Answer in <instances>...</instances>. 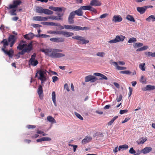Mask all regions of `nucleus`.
I'll return each instance as SVG.
<instances>
[{"label": "nucleus", "mask_w": 155, "mask_h": 155, "mask_svg": "<svg viewBox=\"0 0 155 155\" xmlns=\"http://www.w3.org/2000/svg\"><path fill=\"white\" fill-rule=\"evenodd\" d=\"M41 51L44 53L46 55L52 58H59L65 56V54L58 52H62L63 50L61 49H42Z\"/></svg>", "instance_id": "1"}, {"label": "nucleus", "mask_w": 155, "mask_h": 155, "mask_svg": "<svg viewBox=\"0 0 155 155\" xmlns=\"http://www.w3.org/2000/svg\"><path fill=\"white\" fill-rule=\"evenodd\" d=\"M47 72V71L46 70L41 69L37 72L35 74V77H37L38 76L37 74H39V76L38 78L41 81L42 84L46 81Z\"/></svg>", "instance_id": "2"}, {"label": "nucleus", "mask_w": 155, "mask_h": 155, "mask_svg": "<svg viewBox=\"0 0 155 155\" xmlns=\"http://www.w3.org/2000/svg\"><path fill=\"white\" fill-rule=\"evenodd\" d=\"M36 12L40 13H44L47 15H52L53 12L49 9H44L40 6H38L36 8Z\"/></svg>", "instance_id": "3"}, {"label": "nucleus", "mask_w": 155, "mask_h": 155, "mask_svg": "<svg viewBox=\"0 0 155 155\" xmlns=\"http://www.w3.org/2000/svg\"><path fill=\"white\" fill-rule=\"evenodd\" d=\"M125 37V36L122 35H117L114 39L110 40L108 41V43L110 44L115 43L120 41H123Z\"/></svg>", "instance_id": "4"}, {"label": "nucleus", "mask_w": 155, "mask_h": 155, "mask_svg": "<svg viewBox=\"0 0 155 155\" xmlns=\"http://www.w3.org/2000/svg\"><path fill=\"white\" fill-rule=\"evenodd\" d=\"M72 38L80 41V43L82 44H84L88 43L89 42V40H85L84 37L79 35H77L73 37Z\"/></svg>", "instance_id": "5"}, {"label": "nucleus", "mask_w": 155, "mask_h": 155, "mask_svg": "<svg viewBox=\"0 0 155 155\" xmlns=\"http://www.w3.org/2000/svg\"><path fill=\"white\" fill-rule=\"evenodd\" d=\"M21 3V1L19 0H14L13 2V4L10 5L9 7H7V8L8 9L15 8L18 5H20Z\"/></svg>", "instance_id": "6"}, {"label": "nucleus", "mask_w": 155, "mask_h": 155, "mask_svg": "<svg viewBox=\"0 0 155 155\" xmlns=\"http://www.w3.org/2000/svg\"><path fill=\"white\" fill-rule=\"evenodd\" d=\"M16 38L13 35H10L8 38V41L10 43V46L12 47L16 41Z\"/></svg>", "instance_id": "7"}, {"label": "nucleus", "mask_w": 155, "mask_h": 155, "mask_svg": "<svg viewBox=\"0 0 155 155\" xmlns=\"http://www.w3.org/2000/svg\"><path fill=\"white\" fill-rule=\"evenodd\" d=\"M97 79L93 76L88 75L85 78V82H87L91 81L92 82H94L96 81Z\"/></svg>", "instance_id": "8"}, {"label": "nucleus", "mask_w": 155, "mask_h": 155, "mask_svg": "<svg viewBox=\"0 0 155 155\" xmlns=\"http://www.w3.org/2000/svg\"><path fill=\"white\" fill-rule=\"evenodd\" d=\"M26 46L27 44L25 43V41L21 40L18 46L17 47V48L19 51H21L23 49L24 47Z\"/></svg>", "instance_id": "9"}, {"label": "nucleus", "mask_w": 155, "mask_h": 155, "mask_svg": "<svg viewBox=\"0 0 155 155\" xmlns=\"http://www.w3.org/2000/svg\"><path fill=\"white\" fill-rule=\"evenodd\" d=\"M50 41H51L56 42H63L64 41V39L63 38H53L50 39Z\"/></svg>", "instance_id": "10"}, {"label": "nucleus", "mask_w": 155, "mask_h": 155, "mask_svg": "<svg viewBox=\"0 0 155 155\" xmlns=\"http://www.w3.org/2000/svg\"><path fill=\"white\" fill-rule=\"evenodd\" d=\"M90 29V28L88 27H82L80 26H77L73 25V29L75 31H78L79 30L83 31L84 30H87Z\"/></svg>", "instance_id": "11"}, {"label": "nucleus", "mask_w": 155, "mask_h": 155, "mask_svg": "<svg viewBox=\"0 0 155 155\" xmlns=\"http://www.w3.org/2000/svg\"><path fill=\"white\" fill-rule=\"evenodd\" d=\"M49 8L53 11L58 12H62L63 8H64V12L66 9L63 7H55L53 6H50L49 7Z\"/></svg>", "instance_id": "12"}, {"label": "nucleus", "mask_w": 155, "mask_h": 155, "mask_svg": "<svg viewBox=\"0 0 155 155\" xmlns=\"http://www.w3.org/2000/svg\"><path fill=\"white\" fill-rule=\"evenodd\" d=\"M90 5L91 6H98L101 5V2L98 0H92L91 1Z\"/></svg>", "instance_id": "13"}, {"label": "nucleus", "mask_w": 155, "mask_h": 155, "mask_svg": "<svg viewBox=\"0 0 155 155\" xmlns=\"http://www.w3.org/2000/svg\"><path fill=\"white\" fill-rule=\"evenodd\" d=\"M37 91L40 99H42L43 92L42 87L41 85H39Z\"/></svg>", "instance_id": "14"}, {"label": "nucleus", "mask_w": 155, "mask_h": 155, "mask_svg": "<svg viewBox=\"0 0 155 155\" xmlns=\"http://www.w3.org/2000/svg\"><path fill=\"white\" fill-rule=\"evenodd\" d=\"M123 19L120 15H115L114 16L112 21L116 22H120L122 21Z\"/></svg>", "instance_id": "15"}, {"label": "nucleus", "mask_w": 155, "mask_h": 155, "mask_svg": "<svg viewBox=\"0 0 155 155\" xmlns=\"http://www.w3.org/2000/svg\"><path fill=\"white\" fill-rule=\"evenodd\" d=\"M152 150V148L151 147H145L144 148L142 149V153L144 154H147Z\"/></svg>", "instance_id": "16"}, {"label": "nucleus", "mask_w": 155, "mask_h": 155, "mask_svg": "<svg viewBox=\"0 0 155 155\" xmlns=\"http://www.w3.org/2000/svg\"><path fill=\"white\" fill-rule=\"evenodd\" d=\"M2 51L5 53V54L8 55L9 57H12L14 52L12 49H11L8 51L6 50H5V49H3Z\"/></svg>", "instance_id": "17"}, {"label": "nucleus", "mask_w": 155, "mask_h": 155, "mask_svg": "<svg viewBox=\"0 0 155 155\" xmlns=\"http://www.w3.org/2000/svg\"><path fill=\"white\" fill-rule=\"evenodd\" d=\"M92 140V138L91 137L87 136L82 140L81 143L82 144H84L90 142Z\"/></svg>", "instance_id": "18"}, {"label": "nucleus", "mask_w": 155, "mask_h": 155, "mask_svg": "<svg viewBox=\"0 0 155 155\" xmlns=\"http://www.w3.org/2000/svg\"><path fill=\"white\" fill-rule=\"evenodd\" d=\"M34 35L32 33L30 32L24 35V37L27 40H31L33 38Z\"/></svg>", "instance_id": "19"}, {"label": "nucleus", "mask_w": 155, "mask_h": 155, "mask_svg": "<svg viewBox=\"0 0 155 155\" xmlns=\"http://www.w3.org/2000/svg\"><path fill=\"white\" fill-rule=\"evenodd\" d=\"M0 44H3V47L2 48V51L3 49H5L7 46L8 45V43L6 39H4L3 40L1 41Z\"/></svg>", "instance_id": "20"}, {"label": "nucleus", "mask_w": 155, "mask_h": 155, "mask_svg": "<svg viewBox=\"0 0 155 155\" xmlns=\"http://www.w3.org/2000/svg\"><path fill=\"white\" fill-rule=\"evenodd\" d=\"M26 47V48L24 49L25 50L27 53L30 52L31 51L33 50L32 43L31 42L28 44L27 45Z\"/></svg>", "instance_id": "21"}, {"label": "nucleus", "mask_w": 155, "mask_h": 155, "mask_svg": "<svg viewBox=\"0 0 155 155\" xmlns=\"http://www.w3.org/2000/svg\"><path fill=\"white\" fill-rule=\"evenodd\" d=\"M137 12L140 13V14H143L146 11V9L144 6V7H137Z\"/></svg>", "instance_id": "22"}, {"label": "nucleus", "mask_w": 155, "mask_h": 155, "mask_svg": "<svg viewBox=\"0 0 155 155\" xmlns=\"http://www.w3.org/2000/svg\"><path fill=\"white\" fill-rule=\"evenodd\" d=\"M94 75L101 77V78H99V80L104 79L106 80L107 79V78L105 75L99 73H95Z\"/></svg>", "instance_id": "23"}, {"label": "nucleus", "mask_w": 155, "mask_h": 155, "mask_svg": "<svg viewBox=\"0 0 155 155\" xmlns=\"http://www.w3.org/2000/svg\"><path fill=\"white\" fill-rule=\"evenodd\" d=\"M155 89V86L150 85H147L144 88V91H150Z\"/></svg>", "instance_id": "24"}, {"label": "nucleus", "mask_w": 155, "mask_h": 155, "mask_svg": "<svg viewBox=\"0 0 155 155\" xmlns=\"http://www.w3.org/2000/svg\"><path fill=\"white\" fill-rule=\"evenodd\" d=\"M52 99L55 106H57V104L56 100V94L54 91H53L52 93Z\"/></svg>", "instance_id": "25"}, {"label": "nucleus", "mask_w": 155, "mask_h": 155, "mask_svg": "<svg viewBox=\"0 0 155 155\" xmlns=\"http://www.w3.org/2000/svg\"><path fill=\"white\" fill-rule=\"evenodd\" d=\"M47 120L51 124L56 123L55 120L52 117L48 116L47 117Z\"/></svg>", "instance_id": "26"}, {"label": "nucleus", "mask_w": 155, "mask_h": 155, "mask_svg": "<svg viewBox=\"0 0 155 155\" xmlns=\"http://www.w3.org/2000/svg\"><path fill=\"white\" fill-rule=\"evenodd\" d=\"M146 20L148 22L150 21H155V17L154 15H151L147 18Z\"/></svg>", "instance_id": "27"}, {"label": "nucleus", "mask_w": 155, "mask_h": 155, "mask_svg": "<svg viewBox=\"0 0 155 155\" xmlns=\"http://www.w3.org/2000/svg\"><path fill=\"white\" fill-rule=\"evenodd\" d=\"M74 12L75 13V14H76L78 16H82L83 15V12L82 10L81 9H80V7L78 10L74 11Z\"/></svg>", "instance_id": "28"}, {"label": "nucleus", "mask_w": 155, "mask_h": 155, "mask_svg": "<svg viewBox=\"0 0 155 155\" xmlns=\"http://www.w3.org/2000/svg\"><path fill=\"white\" fill-rule=\"evenodd\" d=\"M126 19L130 21L134 22L135 20L134 19L133 17L130 15H128L126 16Z\"/></svg>", "instance_id": "29"}, {"label": "nucleus", "mask_w": 155, "mask_h": 155, "mask_svg": "<svg viewBox=\"0 0 155 155\" xmlns=\"http://www.w3.org/2000/svg\"><path fill=\"white\" fill-rule=\"evenodd\" d=\"M80 9H81L82 10H90L91 8V6L90 5L89 6H81Z\"/></svg>", "instance_id": "30"}, {"label": "nucleus", "mask_w": 155, "mask_h": 155, "mask_svg": "<svg viewBox=\"0 0 155 155\" xmlns=\"http://www.w3.org/2000/svg\"><path fill=\"white\" fill-rule=\"evenodd\" d=\"M146 140L147 139H143L142 138L141 139H140L138 141H137V143L138 144H143Z\"/></svg>", "instance_id": "31"}, {"label": "nucleus", "mask_w": 155, "mask_h": 155, "mask_svg": "<svg viewBox=\"0 0 155 155\" xmlns=\"http://www.w3.org/2000/svg\"><path fill=\"white\" fill-rule=\"evenodd\" d=\"M37 36L39 38H46L49 37H50V35H47L44 34H39L38 35H37Z\"/></svg>", "instance_id": "32"}, {"label": "nucleus", "mask_w": 155, "mask_h": 155, "mask_svg": "<svg viewBox=\"0 0 155 155\" xmlns=\"http://www.w3.org/2000/svg\"><path fill=\"white\" fill-rule=\"evenodd\" d=\"M128 148V146L126 144L120 146L118 147V150L120 151L121 149L126 150Z\"/></svg>", "instance_id": "33"}, {"label": "nucleus", "mask_w": 155, "mask_h": 155, "mask_svg": "<svg viewBox=\"0 0 155 155\" xmlns=\"http://www.w3.org/2000/svg\"><path fill=\"white\" fill-rule=\"evenodd\" d=\"M29 63L33 66H36L38 63V62L37 60H33L31 62V61H29Z\"/></svg>", "instance_id": "34"}, {"label": "nucleus", "mask_w": 155, "mask_h": 155, "mask_svg": "<svg viewBox=\"0 0 155 155\" xmlns=\"http://www.w3.org/2000/svg\"><path fill=\"white\" fill-rule=\"evenodd\" d=\"M118 117V116H116L115 117H113L112 119L110 121H109L108 123H107V125H108V126H110V125H111L114 122V120L117 119V118Z\"/></svg>", "instance_id": "35"}, {"label": "nucleus", "mask_w": 155, "mask_h": 155, "mask_svg": "<svg viewBox=\"0 0 155 155\" xmlns=\"http://www.w3.org/2000/svg\"><path fill=\"white\" fill-rule=\"evenodd\" d=\"M145 54L147 57H150V56L153 57V53H152L151 52L146 51L145 52Z\"/></svg>", "instance_id": "36"}, {"label": "nucleus", "mask_w": 155, "mask_h": 155, "mask_svg": "<svg viewBox=\"0 0 155 155\" xmlns=\"http://www.w3.org/2000/svg\"><path fill=\"white\" fill-rule=\"evenodd\" d=\"M120 73L127 74H132V72L128 70L121 71H120Z\"/></svg>", "instance_id": "37"}, {"label": "nucleus", "mask_w": 155, "mask_h": 155, "mask_svg": "<svg viewBox=\"0 0 155 155\" xmlns=\"http://www.w3.org/2000/svg\"><path fill=\"white\" fill-rule=\"evenodd\" d=\"M49 18L51 19L55 20H59L61 19L60 18H58V17L54 15H51L49 16Z\"/></svg>", "instance_id": "38"}, {"label": "nucleus", "mask_w": 155, "mask_h": 155, "mask_svg": "<svg viewBox=\"0 0 155 155\" xmlns=\"http://www.w3.org/2000/svg\"><path fill=\"white\" fill-rule=\"evenodd\" d=\"M74 34L72 32H69L65 31L64 35L66 37H69L74 35Z\"/></svg>", "instance_id": "39"}, {"label": "nucleus", "mask_w": 155, "mask_h": 155, "mask_svg": "<svg viewBox=\"0 0 155 155\" xmlns=\"http://www.w3.org/2000/svg\"><path fill=\"white\" fill-rule=\"evenodd\" d=\"M145 65V63H143L140 64L139 65V68L143 71H145V67H144Z\"/></svg>", "instance_id": "40"}, {"label": "nucleus", "mask_w": 155, "mask_h": 155, "mask_svg": "<svg viewBox=\"0 0 155 155\" xmlns=\"http://www.w3.org/2000/svg\"><path fill=\"white\" fill-rule=\"evenodd\" d=\"M143 45V44L142 43H136L134 45V47L135 48H138L141 47Z\"/></svg>", "instance_id": "41"}, {"label": "nucleus", "mask_w": 155, "mask_h": 155, "mask_svg": "<svg viewBox=\"0 0 155 155\" xmlns=\"http://www.w3.org/2000/svg\"><path fill=\"white\" fill-rule=\"evenodd\" d=\"M136 41L137 39L136 38H131L129 39L128 42L129 43H131L135 42Z\"/></svg>", "instance_id": "42"}, {"label": "nucleus", "mask_w": 155, "mask_h": 155, "mask_svg": "<svg viewBox=\"0 0 155 155\" xmlns=\"http://www.w3.org/2000/svg\"><path fill=\"white\" fill-rule=\"evenodd\" d=\"M64 28L67 29H73V25H64Z\"/></svg>", "instance_id": "43"}, {"label": "nucleus", "mask_w": 155, "mask_h": 155, "mask_svg": "<svg viewBox=\"0 0 155 155\" xmlns=\"http://www.w3.org/2000/svg\"><path fill=\"white\" fill-rule=\"evenodd\" d=\"M105 53L104 52H98L96 54L97 56L103 57L105 55Z\"/></svg>", "instance_id": "44"}, {"label": "nucleus", "mask_w": 155, "mask_h": 155, "mask_svg": "<svg viewBox=\"0 0 155 155\" xmlns=\"http://www.w3.org/2000/svg\"><path fill=\"white\" fill-rule=\"evenodd\" d=\"M33 19L35 21H42V17L39 16H35L33 17Z\"/></svg>", "instance_id": "45"}, {"label": "nucleus", "mask_w": 155, "mask_h": 155, "mask_svg": "<svg viewBox=\"0 0 155 155\" xmlns=\"http://www.w3.org/2000/svg\"><path fill=\"white\" fill-rule=\"evenodd\" d=\"M140 82L142 83H145L146 82V79L144 78V76L142 75L140 80Z\"/></svg>", "instance_id": "46"}, {"label": "nucleus", "mask_w": 155, "mask_h": 155, "mask_svg": "<svg viewBox=\"0 0 155 155\" xmlns=\"http://www.w3.org/2000/svg\"><path fill=\"white\" fill-rule=\"evenodd\" d=\"M75 114L76 116L80 120H83V117L79 114L77 112H75Z\"/></svg>", "instance_id": "47"}, {"label": "nucleus", "mask_w": 155, "mask_h": 155, "mask_svg": "<svg viewBox=\"0 0 155 155\" xmlns=\"http://www.w3.org/2000/svg\"><path fill=\"white\" fill-rule=\"evenodd\" d=\"M36 56V54L35 53H34L33 54L31 55V57L29 60V61H31V62H32L33 60H35Z\"/></svg>", "instance_id": "48"}, {"label": "nucleus", "mask_w": 155, "mask_h": 155, "mask_svg": "<svg viewBox=\"0 0 155 155\" xmlns=\"http://www.w3.org/2000/svg\"><path fill=\"white\" fill-rule=\"evenodd\" d=\"M73 19L70 17L68 18V21L69 24H72L74 23V21Z\"/></svg>", "instance_id": "49"}, {"label": "nucleus", "mask_w": 155, "mask_h": 155, "mask_svg": "<svg viewBox=\"0 0 155 155\" xmlns=\"http://www.w3.org/2000/svg\"><path fill=\"white\" fill-rule=\"evenodd\" d=\"M75 15V13L74 11L70 13L68 17H70L71 18H74V17Z\"/></svg>", "instance_id": "50"}, {"label": "nucleus", "mask_w": 155, "mask_h": 155, "mask_svg": "<svg viewBox=\"0 0 155 155\" xmlns=\"http://www.w3.org/2000/svg\"><path fill=\"white\" fill-rule=\"evenodd\" d=\"M37 133L39 134H42L43 136H45L47 135H48L47 134L45 133L43 131H42L39 130H38L37 131Z\"/></svg>", "instance_id": "51"}, {"label": "nucleus", "mask_w": 155, "mask_h": 155, "mask_svg": "<svg viewBox=\"0 0 155 155\" xmlns=\"http://www.w3.org/2000/svg\"><path fill=\"white\" fill-rule=\"evenodd\" d=\"M108 14L107 13H105L100 15V18H105L108 15Z\"/></svg>", "instance_id": "52"}, {"label": "nucleus", "mask_w": 155, "mask_h": 155, "mask_svg": "<svg viewBox=\"0 0 155 155\" xmlns=\"http://www.w3.org/2000/svg\"><path fill=\"white\" fill-rule=\"evenodd\" d=\"M43 141H50L51 140V139L48 137H42Z\"/></svg>", "instance_id": "53"}, {"label": "nucleus", "mask_w": 155, "mask_h": 155, "mask_svg": "<svg viewBox=\"0 0 155 155\" xmlns=\"http://www.w3.org/2000/svg\"><path fill=\"white\" fill-rule=\"evenodd\" d=\"M129 152L131 154H134L136 153L135 151L134 150L133 147H131L130 149Z\"/></svg>", "instance_id": "54"}, {"label": "nucleus", "mask_w": 155, "mask_h": 155, "mask_svg": "<svg viewBox=\"0 0 155 155\" xmlns=\"http://www.w3.org/2000/svg\"><path fill=\"white\" fill-rule=\"evenodd\" d=\"M26 52H27V51L25 50L24 49L22 50V51H21L19 52L18 53H19V54L23 55H24Z\"/></svg>", "instance_id": "55"}, {"label": "nucleus", "mask_w": 155, "mask_h": 155, "mask_svg": "<svg viewBox=\"0 0 155 155\" xmlns=\"http://www.w3.org/2000/svg\"><path fill=\"white\" fill-rule=\"evenodd\" d=\"M127 69V68L124 67H120L118 66L117 67V69L118 70H125Z\"/></svg>", "instance_id": "56"}, {"label": "nucleus", "mask_w": 155, "mask_h": 155, "mask_svg": "<svg viewBox=\"0 0 155 155\" xmlns=\"http://www.w3.org/2000/svg\"><path fill=\"white\" fill-rule=\"evenodd\" d=\"M27 127L28 129H34L35 128L36 126L35 125H28L27 126Z\"/></svg>", "instance_id": "57"}, {"label": "nucleus", "mask_w": 155, "mask_h": 155, "mask_svg": "<svg viewBox=\"0 0 155 155\" xmlns=\"http://www.w3.org/2000/svg\"><path fill=\"white\" fill-rule=\"evenodd\" d=\"M48 32L49 34H51L56 35L57 31H51L50 30L48 31Z\"/></svg>", "instance_id": "58"}, {"label": "nucleus", "mask_w": 155, "mask_h": 155, "mask_svg": "<svg viewBox=\"0 0 155 155\" xmlns=\"http://www.w3.org/2000/svg\"><path fill=\"white\" fill-rule=\"evenodd\" d=\"M16 10L15 9H12L10 11L11 14L12 15H16L17 14L15 12Z\"/></svg>", "instance_id": "59"}, {"label": "nucleus", "mask_w": 155, "mask_h": 155, "mask_svg": "<svg viewBox=\"0 0 155 155\" xmlns=\"http://www.w3.org/2000/svg\"><path fill=\"white\" fill-rule=\"evenodd\" d=\"M122 95H119V97H117V101L118 102H120V101L122 99Z\"/></svg>", "instance_id": "60"}, {"label": "nucleus", "mask_w": 155, "mask_h": 155, "mask_svg": "<svg viewBox=\"0 0 155 155\" xmlns=\"http://www.w3.org/2000/svg\"><path fill=\"white\" fill-rule=\"evenodd\" d=\"M52 79L53 80V82H55L58 80V78L57 76H55L52 77Z\"/></svg>", "instance_id": "61"}, {"label": "nucleus", "mask_w": 155, "mask_h": 155, "mask_svg": "<svg viewBox=\"0 0 155 155\" xmlns=\"http://www.w3.org/2000/svg\"><path fill=\"white\" fill-rule=\"evenodd\" d=\"M127 111L128 110H120V114H122L125 113L127 112Z\"/></svg>", "instance_id": "62"}, {"label": "nucleus", "mask_w": 155, "mask_h": 155, "mask_svg": "<svg viewBox=\"0 0 155 155\" xmlns=\"http://www.w3.org/2000/svg\"><path fill=\"white\" fill-rule=\"evenodd\" d=\"M57 15H58V18H60L61 19L60 20H63V18H61V17H62L63 15V14H61L60 13H58Z\"/></svg>", "instance_id": "63"}, {"label": "nucleus", "mask_w": 155, "mask_h": 155, "mask_svg": "<svg viewBox=\"0 0 155 155\" xmlns=\"http://www.w3.org/2000/svg\"><path fill=\"white\" fill-rule=\"evenodd\" d=\"M32 25L34 28H39L41 26V25L35 24H33Z\"/></svg>", "instance_id": "64"}]
</instances>
